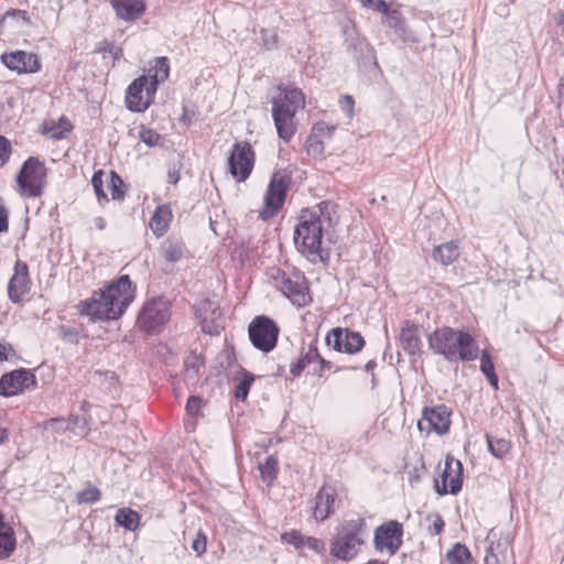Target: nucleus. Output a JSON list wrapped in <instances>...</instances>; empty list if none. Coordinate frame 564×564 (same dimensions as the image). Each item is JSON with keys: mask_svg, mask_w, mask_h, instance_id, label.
Instances as JSON below:
<instances>
[{"mask_svg": "<svg viewBox=\"0 0 564 564\" xmlns=\"http://www.w3.org/2000/svg\"><path fill=\"white\" fill-rule=\"evenodd\" d=\"M69 424L67 419L65 417H54L46 420L42 423V427L45 431H51L53 437L56 440L57 437L65 435L67 437Z\"/></svg>", "mask_w": 564, "mask_h": 564, "instance_id": "obj_35", "label": "nucleus"}, {"mask_svg": "<svg viewBox=\"0 0 564 564\" xmlns=\"http://www.w3.org/2000/svg\"><path fill=\"white\" fill-rule=\"evenodd\" d=\"M262 40H263V43L265 45L267 48H272L275 46L276 44V35L274 33H271L269 36H268V32L267 31H262Z\"/></svg>", "mask_w": 564, "mask_h": 564, "instance_id": "obj_54", "label": "nucleus"}, {"mask_svg": "<svg viewBox=\"0 0 564 564\" xmlns=\"http://www.w3.org/2000/svg\"><path fill=\"white\" fill-rule=\"evenodd\" d=\"M17 539L13 529L0 520V558H8L15 550Z\"/></svg>", "mask_w": 564, "mask_h": 564, "instance_id": "obj_27", "label": "nucleus"}, {"mask_svg": "<svg viewBox=\"0 0 564 564\" xmlns=\"http://www.w3.org/2000/svg\"><path fill=\"white\" fill-rule=\"evenodd\" d=\"M291 183L292 172L290 170L283 169L273 173L264 196V208L259 214L260 218L265 220L278 214L284 204Z\"/></svg>", "mask_w": 564, "mask_h": 564, "instance_id": "obj_9", "label": "nucleus"}, {"mask_svg": "<svg viewBox=\"0 0 564 564\" xmlns=\"http://www.w3.org/2000/svg\"><path fill=\"white\" fill-rule=\"evenodd\" d=\"M279 95L272 99V117L278 135L284 142H289L296 131L295 115L305 106L302 90L278 86Z\"/></svg>", "mask_w": 564, "mask_h": 564, "instance_id": "obj_6", "label": "nucleus"}, {"mask_svg": "<svg viewBox=\"0 0 564 564\" xmlns=\"http://www.w3.org/2000/svg\"><path fill=\"white\" fill-rule=\"evenodd\" d=\"M324 150V144L315 139L310 138L307 140V152L314 154H321Z\"/></svg>", "mask_w": 564, "mask_h": 564, "instance_id": "obj_52", "label": "nucleus"}, {"mask_svg": "<svg viewBox=\"0 0 564 564\" xmlns=\"http://www.w3.org/2000/svg\"><path fill=\"white\" fill-rule=\"evenodd\" d=\"M37 384L36 375L24 368L6 373L0 379V388H31Z\"/></svg>", "mask_w": 564, "mask_h": 564, "instance_id": "obj_21", "label": "nucleus"}, {"mask_svg": "<svg viewBox=\"0 0 564 564\" xmlns=\"http://www.w3.org/2000/svg\"><path fill=\"white\" fill-rule=\"evenodd\" d=\"M278 458L273 455L267 457L263 464H259V470L263 481L271 484L278 474Z\"/></svg>", "mask_w": 564, "mask_h": 564, "instance_id": "obj_37", "label": "nucleus"}, {"mask_svg": "<svg viewBox=\"0 0 564 564\" xmlns=\"http://www.w3.org/2000/svg\"><path fill=\"white\" fill-rule=\"evenodd\" d=\"M104 175H105L104 171L99 170V171L95 172L91 177V185L94 187L95 194H96L100 205H104L105 203L108 202L107 194L104 191V180H102Z\"/></svg>", "mask_w": 564, "mask_h": 564, "instance_id": "obj_39", "label": "nucleus"}, {"mask_svg": "<svg viewBox=\"0 0 564 564\" xmlns=\"http://www.w3.org/2000/svg\"><path fill=\"white\" fill-rule=\"evenodd\" d=\"M180 181V171L175 169L174 166L169 169L167 172V182L170 184L176 185Z\"/></svg>", "mask_w": 564, "mask_h": 564, "instance_id": "obj_57", "label": "nucleus"}, {"mask_svg": "<svg viewBox=\"0 0 564 564\" xmlns=\"http://www.w3.org/2000/svg\"><path fill=\"white\" fill-rule=\"evenodd\" d=\"M470 558L469 550L459 542L446 553L447 564H469Z\"/></svg>", "mask_w": 564, "mask_h": 564, "instance_id": "obj_31", "label": "nucleus"}, {"mask_svg": "<svg viewBox=\"0 0 564 564\" xmlns=\"http://www.w3.org/2000/svg\"><path fill=\"white\" fill-rule=\"evenodd\" d=\"M134 295L135 289L129 275H121L82 302L80 314L87 315L93 322L117 319L132 303Z\"/></svg>", "mask_w": 564, "mask_h": 564, "instance_id": "obj_2", "label": "nucleus"}, {"mask_svg": "<svg viewBox=\"0 0 564 564\" xmlns=\"http://www.w3.org/2000/svg\"><path fill=\"white\" fill-rule=\"evenodd\" d=\"M460 254L459 247L455 241L440 245L433 250V258L443 265H448L457 260Z\"/></svg>", "mask_w": 564, "mask_h": 564, "instance_id": "obj_28", "label": "nucleus"}, {"mask_svg": "<svg viewBox=\"0 0 564 564\" xmlns=\"http://www.w3.org/2000/svg\"><path fill=\"white\" fill-rule=\"evenodd\" d=\"M337 212L338 205L330 200L302 210L294 230V243L297 251L310 262H326L329 259V252L323 245V235L337 224Z\"/></svg>", "mask_w": 564, "mask_h": 564, "instance_id": "obj_1", "label": "nucleus"}, {"mask_svg": "<svg viewBox=\"0 0 564 564\" xmlns=\"http://www.w3.org/2000/svg\"><path fill=\"white\" fill-rule=\"evenodd\" d=\"M23 390H7V389H3V390H0V397L9 398V397L19 394Z\"/></svg>", "mask_w": 564, "mask_h": 564, "instance_id": "obj_60", "label": "nucleus"}, {"mask_svg": "<svg viewBox=\"0 0 564 564\" xmlns=\"http://www.w3.org/2000/svg\"><path fill=\"white\" fill-rule=\"evenodd\" d=\"M303 547H308L316 553H322L325 550V544L319 539H316L313 536H305L304 542H303Z\"/></svg>", "mask_w": 564, "mask_h": 564, "instance_id": "obj_49", "label": "nucleus"}, {"mask_svg": "<svg viewBox=\"0 0 564 564\" xmlns=\"http://www.w3.org/2000/svg\"><path fill=\"white\" fill-rule=\"evenodd\" d=\"M480 370L487 377L491 387L498 388V377L495 372V366L487 350H482L480 356Z\"/></svg>", "mask_w": 564, "mask_h": 564, "instance_id": "obj_36", "label": "nucleus"}, {"mask_svg": "<svg viewBox=\"0 0 564 564\" xmlns=\"http://www.w3.org/2000/svg\"><path fill=\"white\" fill-rule=\"evenodd\" d=\"M500 557L487 551L485 556V564H499Z\"/></svg>", "mask_w": 564, "mask_h": 564, "instance_id": "obj_58", "label": "nucleus"}, {"mask_svg": "<svg viewBox=\"0 0 564 564\" xmlns=\"http://www.w3.org/2000/svg\"><path fill=\"white\" fill-rule=\"evenodd\" d=\"M249 390H235V399L243 402L248 397Z\"/></svg>", "mask_w": 564, "mask_h": 564, "instance_id": "obj_59", "label": "nucleus"}, {"mask_svg": "<svg viewBox=\"0 0 564 564\" xmlns=\"http://www.w3.org/2000/svg\"><path fill=\"white\" fill-rule=\"evenodd\" d=\"M248 333L252 345L263 352H269L276 346L279 327L268 316H257L249 324Z\"/></svg>", "mask_w": 564, "mask_h": 564, "instance_id": "obj_12", "label": "nucleus"}, {"mask_svg": "<svg viewBox=\"0 0 564 564\" xmlns=\"http://www.w3.org/2000/svg\"><path fill=\"white\" fill-rule=\"evenodd\" d=\"M372 7L376 11L384 14H388L391 11L389 4L384 0H373Z\"/></svg>", "mask_w": 564, "mask_h": 564, "instance_id": "obj_56", "label": "nucleus"}, {"mask_svg": "<svg viewBox=\"0 0 564 564\" xmlns=\"http://www.w3.org/2000/svg\"><path fill=\"white\" fill-rule=\"evenodd\" d=\"M227 384L231 388H250L254 382V375L246 371L239 365H230L226 369Z\"/></svg>", "mask_w": 564, "mask_h": 564, "instance_id": "obj_26", "label": "nucleus"}, {"mask_svg": "<svg viewBox=\"0 0 564 564\" xmlns=\"http://www.w3.org/2000/svg\"><path fill=\"white\" fill-rule=\"evenodd\" d=\"M308 366H313V371L317 372L319 377L324 376L326 369L329 370L332 368V364L319 356L314 345H310L307 351L295 362L291 364L290 371L293 376H300Z\"/></svg>", "mask_w": 564, "mask_h": 564, "instance_id": "obj_18", "label": "nucleus"}, {"mask_svg": "<svg viewBox=\"0 0 564 564\" xmlns=\"http://www.w3.org/2000/svg\"><path fill=\"white\" fill-rule=\"evenodd\" d=\"M487 540L489 542V546L487 549L488 552L497 555L498 557L505 555L509 546L507 539H500L497 533L491 530L487 535Z\"/></svg>", "mask_w": 564, "mask_h": 564, "instance_id": "obj_38", "label": "nucleus"}, {"mask_svg": "<svg viewBox=\"0 0 564 564\" xmlns=\"http://www.w3.org/2000/svg\"><path fill=\"white\" fill-rule=\"evenodd\" d=\"M170 74L169 58L156 57L149 75H141L127 88L126 105L133 112L145 111L154 99L160 83L167 79Z\"/></svg>", "mask_w": 564, "mask_h": 564, "instance_id": "obj_4", "label": "nucleus"}, {"mask_svg": "<svg viewBox=\"0 0 564 564\" xmlns=\"http://www.w3.org/2000/svg\"><path fill=\"white\" fill-rule=\"evenodd\" d=\"M427 520H432V523L429 525V533L432 535H438L444 529V521L440 514H434L427 518Z\"/></svg>", "mask_w": 564, "mask_h": 564, "instance_id": "obj_48", "label": "nucleus"}, {"mask_svg": "<svg viewBox=\"0 0 564 564\" xmlns=\"http://www.w3.org/2000/svg\"><path fill=\"white\" fill-rule=\"evenodd\" d=\"M326 344L338 352L356 354L365 346L364 337L348 328H333L326 336Z\"/></svg>", "mask_w": 564, "mask_h": 564, "instance_id": "obj_14", "label": "nucleus"}, {"mask_svg": "<svg viewBox=\"0 0 564 564\" xmlns=\"http://www.w3.org/2000/svg\"><path fill=\"white\" fill-rule=\"evenodd\" d=\"M117 17L124 21L138 20L145 11L144 0H111Z\"/></svg>", "mask_w": 564, "mask_h": 564, "instance_id": "obj_22", "label": "nucleus"}, {"mask_svg": "<svg viewBox=\"0 0 564 564\" xmlns=\"http://www.w3.org/2000/svg\"><path fill=\"white\" fill-rule=\"evenodd\" d=\"M387 23L390 28L394 29L398 33H403L405 22L398 10H391L388 14Z\"/></svg>", "mask_w": 564, "mask_h": 564, "instance_id": "obj_42", "label": "nucleus"}, {"mask_svg": "<svg viewBox=\"0 0 564 564\" xmlns=\"http://www.w3.org/2000/svg\"><path fill=\"white\" fill-rule=\"evenodd\" d=\"M341 110L347 115L348 118L352 117L354 113V99L349 95H345L339 100Z\"/></svg>", "mask_w": 564, "mask_h": 564, "instance_id": "obj_51", "label": "nucleus"}, {"mask_svg": "<svg viewBox=\"0 0 564 564\" xmlns=\"http://www.w3.org/2000/svg\"><path fill=\"white\" fill-rule=\"evenodd\" d=\"M254 164V151L248 142H237L228 158L230 174L238 181H246Z\"/></svg>", "mask_w": 564, "mask_h": 564, "instance_id": "obj_13", "label": "nucleus"}, {"mask_svg": "<svg viewBox=\"0 0 564 564\" xmlns=\"http://www.w3.org/2000/svg\"><path fill=\"white\" fill-rule=\"evenodd\" d=\"M94 224L95 226L99 229V230H102L106 228V220L102 218V217H96L94 219Z\"/></svg>", "mask_w": 564, "mask_h": 564, "instance_id": "obj_61", "label": "nucleus"}, {"mask_svg": "<svg viewBox=\"0 0 564 564\" xmlns=\"http://www.w3.org/2000/svg\"><path fill=\"white\" fill-rule=\"evenodd\" d=\"M486 441L489 452L497 458H503L511 449V443L506 438H497L486 434Z\"/></svg>", "mask_w": 564, "mask_h": 564, "instance_id": "obj_32", "label": "nucleus"}, {"mask_svg": "<svg viewBox=\"0 0 564 564\" xmlns=\"http://www.w3.org/2000/svg\"><path fill=\"white\" fill-rule=\"evenodd\" d=\"M403 524L397 520H389L377 527L373 531V547L379 553L393 556L403 543Z\"/></svg>", "mask_w": 564, "mask_h": 564, "instance_id": "obj_11", "label": "nucleus"}, {"mask_svg": "<svg viewBox=\"0 0 564 564\" xmlns=\"http://www.w3.org/2000/svg\"><path fill=\"white\" fill-rule=\"evenodd\" d=\"M139 138L142 142L150 147L158 145L161 140V135L156 131L145 127L141 128L139 132Z\"/></svg>", "mask_w": 564, "mask_h": 564, "instance_id": "obj_43", "label": "nucleus"}, {"mask_svg": "<svg viewBox=\"0 0 564 564\" xmlns=\"http://www.w3.org/2000/svg\"><path fill=\"white\" fill-rule=\"evenodd\" d=\"M191 547L198 556L203 555L206 552L207 547L206 535L200 531L197 532L196 536L192 541Z\"/></svg>", "mask_w": 564, "mask_h": 564, "instance_id": "obj_46", "label": "nucleus"}, {"mask_svg": "<svg viewBox=\"0 0 564 564\" xmlns=\"http://www.w3.org/2000/svg\"><path fill=\"white\" fill-rule=\"evenodd\" d=\"M116 522L129 531H134L140 523V514L129 508L120 509L116 517Z\"/></svg>", "mask_w": 564, "mask_h": 564, "instance_id": "obj_30", "label": "nucleus"}, {"mask_svg": "<svg viewBox=\"0 0 564 564\" xmlns=\"http://www.w3.org/2000/svg\"><path fill=\"white\" fill-rule=\"evenodd\" d=\"M335 491L330 487H322L315 496L313 517L322 522L334 511Z\"/></svg>", "mask_w": 564, "mask_h": 564, "instance_id": "obj_20", "label": "nucleus"}, {"mask_svg": "<svg viewBox=\"0 0 564 564\" xmlns=\"http://www.w3.org/2000/svg\"><path fill=\"white\" fill-rule=\"evenodd\" d=\"M31 19L25 10H8L0 19V35L4 32L15 33L25 25H31Z\"/></svg>", "mask_w": 564, "mask_h": 564, "instance_id": "obj_23", "label": "nucleus"}, {"mask_svg": "<svg viewBox=\"0 0 564 564\" xmlns=\"http://www.w3.org/2000/svg\"><path fill=\"white\" fill-rule=\"evenodd\" d=\"M206 403L200 397L191 395L186 403V412L191 417V421L185 423V429L187 432H193L196 426V419L202 416V409Z\"/></svg>", "mask_w": 564, "mask_h": 564, "instance_id": "obj_29", "label": "nucleus"}, {"mask_svg": "<svg viewBox=\"0 0 564 564\" xmlns=\"http://www.w3.org/2000/svg\"><path fill=\"white\" fill-rule=\"evenodd\" d=\"M31 281L28 264L18 260L14 273L8 284V295L13 303H19L30 292Z\"/></svg>", "mask_w": 564, "mask_h": 564, "instance_id": "obj_17", "label": "nucleus"}, {"mask_svg": "<svg viewBox=\"0 0 564 564\" xmlns=\"http://www.w3.org/2000/svg\"><path fill=\"white\" fill-rule=\"evenodd\" d=\"M204 366L203 360L197 355H189L184 361V375L187 384H195L194 380L198 377L200 368Z\"/></svg>", "mask_w": 564, "mask_h": 564, "instance_id": "obj_34", "label": "nucleus"}, {"mask_svg": "<svg viewBox=\"0 0 564 564\" xmlns=\"http://www.w3.org/2000/svg\"><path fill=\"white\" fill-rule=\"evenodd\" d=\"M359 2L367 8H370L373 4V0H359Z\"/></svg>", "mask_w": 564, "mask_h": 564, "instance_id": "obj_64", "label": "nucleus"}, {"mask_svg": "<svg viewBox=\"0 0 564 564\" xmlns=\"http://www.w3.org/2000/svg\"><path fill=\"white\" fill-rule=\"evenodd\" d=\"M67 421H68V423H70L69 427H68V434H67L68 440H72L75 437H83L88 433L89 427H88V422L85 416L70 415L67 419Z\"/></svg>", "mask_w": 564, "mask_h": 564, "instance_id": "obj_33", "label": "nucleus"}, {"mask_svg": "<svg viewBox=\"0 0 564 564\" xmlns=\"http://www.w3.org/2000/svg\"><path fill=\"white\" fill-rule=\"evenodd\" d=\"M122 187H123V181L116 172L111 171L109 188L111 191V196L113 199H122L123 198L124 192H123Z\"/></svg>", "mask_w": 564, "mask_h": 564, "instance_id": "obj_41", "label": "nucleus"}, {"mask_svg": "<svg viewBox=\"0 0 564 564\" xmlns=\"http://www.w3.org/2000/svg\"><path fill=\"white\" fill-rule=\"evenodd\" d=\"M100 496V490L89 485L87 488L77 494V501L78 503H93L98 501Z\"/></svg>", "mask_w": 564, "mask_h": 564, "instance_id": "obj_40", "label": "nucleus"}, {"mask_svg": "<svg viewBox=\"0 0 564 564\" xmlns=\"http://www.w3.org/2000/svg\"><path fill=\"white\" fill-rule=\"evenodd\" d=\"M70 129L72 127L69 123H67V126L64 128L57 127L55 124H53L51 128H46V126H44L43 133L47 134L51 139L59 140L65 138L66 133L69 132Z\"/></svg>", "mask_w": 564, "mask_h": 564, "instance_id": "obj_45", "label": "nucleus"}, {"mask_svg": "<svg viewBox=\"0 0 564 564\" xmlns=\"http://www.w3.org/2000/svg\"><path fill=\"white\" fill-rule=\"evenodd\" d=\"M442 487L436 481V489L440 495H456L463 485V465L458 459L446 457L444 470L441 475Z\"/></svg>", "mask_w": 564, "mask_h": 564, "instance_id": "obj_16", "label": "nucleus"}, {"mask_svg": "<svg viewBox=\"0 0 564 564\" xmlns=\"http://www.w3.org/2000/svg\"><path fill=\"white\" fill-rule=\"evenodd\" d=\"M14 356L15 350L10 345L0 343V362L9 360L11 357Z\"/></svg>", "mask_w": 564, "mask_h": 564, "instance_id": "obj_53", "label": "nucleus"}, {"mask_svg": "<svg viewBox=\"0 0 564 564\" xmlns=\"http://www.w3.org/2000/svg\"><path fill=\"white\" fill-rule=\"evenodd\" d=\"M369 535L367 521L361 516L338 522L329 543V554L339 561L350 562L359 554Z\"/></svg>", "mask_w": 564, "mask_h": 564, "instance_id": "obj_3", "label": "nucleus"}, {"mask_svg": "<svg viewBox=\"0 0 564 564\" xmlns=\"http://www.w3.org/2000/svg\"><path fill=\"white\" fill-rule=\"evenodd\" d=\"M268 276L273 285L294 305L303 307L312 301L307 280L300 270L285 271L280 268H271L268 271Z\"/></svg>", "mask_w": 564, "mask_h": 564, "instance_id": "obj_7", "label": "nucleus"}, {"mask_svg": "<svg viewBox=\"0 0 564 564\" xmlns=\"http://www.w3.org/2000/svg\"><path fill=\"white\" fill-rule=\"evenodd\" d=\"M8 230V210L0 205V232Z\"/></svg>", "mask_w": 564, "mask_h": 564, "instance_id": "obj_55", "label": "nucleus"}, {"mask_svg": "<svg viewBox=\"0 0 564 564\" xmlns=\"http://www.w3.org/2000/svg\"><path fill=\"white\" fill-rule=\"evenodd\" d=\"M281 539L283 542H285L288 544H292L296 549H301V547H303V542H304L305 536L302 535L296 530H291L289 532L283 533Z\"/></svg>", "mask_w": 564, "mask_h": 564, "instance_id": "obj_44", "label": "nucleus"}, {"mask_svg": "<svg viewBox=\"0 0 564 564\" xmlns=\"http://www.w3.org/2000/svg\"><path fill=\"white\" fill-rule=\"evenodd\" d=\"M556 22L562 28V32H564V12L557 14Z\"/></svg>", "mask_w": 564, "mask_h": 564, "instance_id": "obj_62", "label": "nucleus"}, {"mask_svg": "<svg viewBox=\"0 0 564 564\" xmlns=\"http://www.w3.org/2000/svg\"><path fill=\"white\" fill-rule=\"evenodd\" d=\"M10 152V142L4 137L0 135V166L6 164V162L9 160Z\"/></svg>", "mask_w": 564, "mask_h": 564, "instance_id": "obj_50", "label": "nucleus"}, {"mask_svg": "<svg viewBox=\"0 0 564 564\" xmlns=\"http://www.w3.org/2000/svg\"><path fill=\"white\" fill-rule=\"evenodd\" d=\"M400 341L402 348L409 355L419 354L422 345L420 338V327L410 323L409 321L404 322V325L400 332Z\"/></svg>", "mask_w": 564, "mask_h": 564, "instance_id": "obj_24", "label": "nucleus"}, {"mask_svg": "<svg viewBox=\"0 0 564 564\" xmlns=\"http://www.w3.org/2000/svg\"><path fill=\"white\" fill-rule=\"evenodd\" d=\"M449 424V412L442 404L434 408H424L422 417L417 422V429L427 435L432 432L442 435L448 431Z\"/></svg>", "mask_w": 564, "mask_h": 564, "instance_id": "obj_15", "label": "nucleus"}, {"mask_svg": "<svg viewBox=\"0 0 564 564\" xmlns=\"http://www.w3.org/2000/svg\"><path fill=\"white\" fill-rule=\"evenodd\" d=\"M1 61L9 69L18 73H35L41 67L37 56L24 51L4 53Z\"/></svg>", "mask_w": 564, "mask_h": 564, "instance_id": "obj_19", "label": "nucleus"}, {"mask_svg": "<svg viewBox=\"0 0 564 564\" xmlns=\"http://www.w3.org/2000/svg\"><path fill=\"white\" fill-rule=\"evenodd\" d=\"M164 258L170 262H176L182 258V250L177 245L170 243L164 248Z\"/></svg>", "mask_w": 564, "mask_h": 564, "instance_id": "obj_47", "label": "nucleus"}, {"mask_svg": "<svg viewBox=\"0 0 564 564\" xmlns=\"http://www.w3.org/2000/svg\"><path fill=\"white\" fill-rule=\"evenodd\" d=\"M172 219L173 214L170 205L163 204L154 210L149 226L156 237H162L167 231Z\"/></svg>", "mask_w": 564, "mask_h": 564, "instance_id": "obj_25", "label": "nucleus"}, {"mask_svg": "<svg viewBox=\"0 0 564 564\" xmlns=\"http://www.w3.org/2000/svg\"><path fill=\"white\" fill-rule=\"evenodd\" d=\"M171 318V302L164 296L148 300L137 319L138 326L145 333L160 332Z\"/></svg>", "mask_w": 564, "mask_h": 564, "instance_id": "obj_8", "label": "nucleus"}, {"mask_svg": "<svg viewBox=\"0 0 564 564\" xmlns=\"http://www.w3.org/2000/svg\"><path fill=\"white\" fill-rule=\"evenodd\" d=\"M8 438V430L4 427H0V444H2Z\"/></svg>", "mask_w": 564, "mask_h": 564, "instance_id": "obj_63", "label": "nucleus"}, {"mask_svg": "<svg viewBox=\"0 0 564 564\" xmlns=\"http://www.w3.org/2000/svg\"><path fill=\"white\" fill-rule=\"evenodd\" d=\"M46 167L37 158H29L17 176L22 192L29 196L37 197L45 185Z\"/></svg>", "mask_w": 564, "mask_h": 564, "instance_id": "obj_10", "label": "nucleus"}, {"mask_svg": "<svg viewBox=\"0 0 564 564\" xmlns=\"http://www.w3.org/2000/svg\"><path fill=\"white\" fill-rule=\"evenodd\" d=\"M430 347L451 362L470 361L478 357L474 337L459 329L442 327L429 337Z\"/></svg>", "mask_w": 564, "mask_h": 564, "instance_id": "obj_5", "label": "nucleus"}]
</instances>
